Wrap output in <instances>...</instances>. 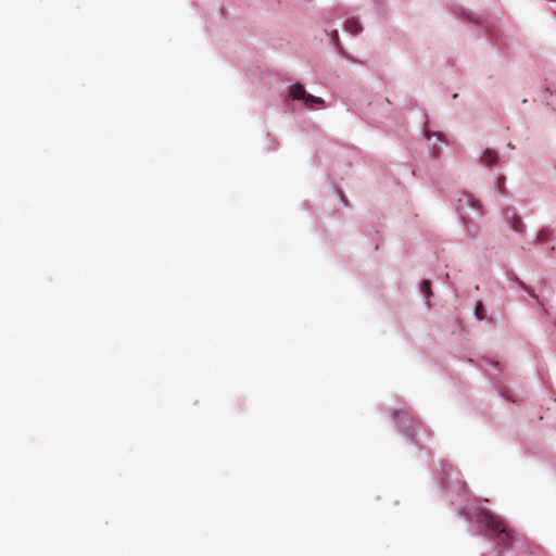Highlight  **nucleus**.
Returning <instances> with one entry per match:
<instances>
[{"instance_id": "1", "label": "nucleus", "mask_w": 556, "mask_h": 556, "mask_svg": "<svg viewBox=\"0 0 556 556\" xmlns=\"http://www.w3.org/2000/svg\"><path fill=\"white\" fill-rule=\"evenodd\" d=\"M479 521L485 527L488 536L498 546L506 548L511 545L514 531L498 516L485 511L481 514Z\"/></svg>"}, {"instance_id": "2", "label": "nucleus", "mask_w": 556, "mask_h": 556, "mask_svg": "<svg viewBox=\"0 0 556 556\" xmlns=\"http://www.w3.org/2000/svg\"><path fill=\"white\" fill-rule=\"evenodd\" d=\"M456 208L465 224L471 220V215L468 213L469 208L472 210L477 216L482 214L481 203L469 193H464L463 197L458 199Z\"/></svg>"}, {"instance_id": "3", "label": "nucleus", "mask_w": 556, "mask_h": 556, "mask_svg": "<svg viewBox=\"0 0 556 556\" xmlns=\"http://www.w3.org/2000/svg\"><path fill=\"white\" fill-rule=\"evenodd\" d=\"M506 219L507 222L509 223L510 225V228L517 232V233H522L525 232L526 230V225L525 223L522 222V219L520 218V216H518L517 214L515 213H511L510 215L508 214V212L506 213Z\"/></svg>"}, {"instance_id": "4", "label": "nucleus", "mask_w": 556, "mask_h": 556, "mask_svg": "<svg viewBox=\"0 0 556 556\" xmlns=\"http://www.w3.org/2000/svg\"><path fill=\"white\" fill-rule=\"evenodd\" d=\"M307 91L304 86L300 83H296L289 88V96L292 100H302L304 101Z\"/></svg>"}, {"instance_id": "5", "label": "nucleus", "mask_w": 556, "mask_h": 556, "mask_svg": "<svg viewBox=\"0 0 556 556\" xmlns=\"http://www.w3.org/2000/svg\"><path fill=\"white\" fill-rule=\"evenodd\" d=\"M303 102H304L305 106L308 109H315V108L321 106L324 104V100L321 98L315 97L308 92L306 93Z\"/></svg>"}, {"instance_id": "6", "label": "nucleus", "mask_w": 556, "mask_h": 556, "mask_svg": "<svg viewBox=\"0 0 556 556\" xmlns=\"http://www.w3.org/2000/svg\"><path fill=\"white\" fill-rule=\"evenodd\" d=\"M497 159H498V155H497V153L495 151H493V150H485L484 153H483V156H482V162L486 166H492L493 164L496 163Z\"/></svg>"}, {"instance_id": "7", "label": "nucleus", "mask_w": 556, "mask_h": 556, "mask_svg": "<svg viewBox=\"0 0 556 556\" xmlns=\"http://www.w3.org/2000/svg\"><path fill=\"white\" fill-rule=\"evenodd\" d=\"M345 29L349 33L356 35L362 31V25L359 24V22L357 20H354V18L348 20L345 23Z\"/></svg>"}, {"instance_id": "8", "label": "nucleus", "mask_w": 556, "mask_h": 556, "mask_svg": "<svg viewBox=\"0 0 556 556\" xmlns=\"http://www.w3.org/2000/svg\"><path fill=\"white\" fill-rule=\"evenodd\" d=\"M421 292L427 296V298H430L432 295V291H431V282L430 280H424L421 282Z\"/></svg>"}, {"instance_id": "9", "label": "nucleus", "mask_w": 556, "mask_h": 556, "mask_svg": "<svg viewBox=\"0 0 556 556\" xmlns=\"http://www.w3.org/2000/svg\"><path fill=\"white\" fill-rule=\"evenodd\" d=\"M475 315L478 319L482 320L485 317V312L483 308V304L481 302H477L475 306Z\"/></svg>"}, {"instance_id": "10", "label": "nucleus", "mask_w": 556, "mask_h": 556, "mask_svg": "<svg viewBox=\"0 0 556 556\" xmlns=\"http://www.w3.org/2000/svg\"><path fill=\"white\" fill-rule=\"evenodd\" d=\"M549 237V230L547 229H543L541 230L538 236H536V242L538 243H543L545 242Z\"/></svg>"}, {"instance_id": "11", "label": "nucleus", "mask_w": 556, "mask_h": 556, "mask_svg": "<svg viewBox=\"0 0 556 556\" xmlns=\"http://www.w3.org/2000/svg\"><path fill=\"white\" fill-rule=\"evenodd\" d=\"M338 39H339L338 31L334 30L333 34H332V41H333V43H337Z\"/></svg>"}, {"instance_id": "12", "label": "nucleus", "mask_w": 556, "mask_h": 556, "mask_svg": "<svg viewBox=\"0 0 556 556\" xmlns=\"http://www.w3.org/2000/svg\"><path fill=\"white\" fill-rule=\"evenodd\" d=\"M342 200H343V202H344V204H345V205H349V202H348V200L344 198V195H342Z\"/></svg>"}, {"instance_id": "13", "label": "nucleus", "mask_w": 556, "mask_h": 556, "mask_svg": "<svg viewBox=\"0 0 556 556\" xmlns=\"http://www.w3.org/2000/svg\"><path fill=\"white\" fill-rule=\"evenodd\" d=\"M503 186V179L498 181V188L501 189Z\"/></svg>"}]
</instances>
